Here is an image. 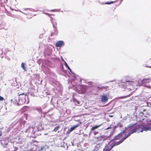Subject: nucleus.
<instances>
[{"mask_svg": "<svg viewBox=\"0 0 151 151\" xmlns=\"http://www.w3.org/2000/svg\"><path fill=\"white\" fill-rule=\"evenodd\" d=\"M134 125V124H130L128 126L127 128L126 127V130L123 131L122 132H121L120 134H119L117 136H115L114 139L116 140L119 139L120 138L121 136H123V135H124V137L123 138L118 142H114L110 145L106 146L105 148L104 149L103 151H110L114 146L119 145V144L122 143L131 134L135 132L137 130L135 129H134L132 130L131 132H129L127 135H126L124 134L126 132L127 129L131 128Z\"/></svg>", "mask_w": 151, "mask_h": 151, "instance_id": "1", "label": "nucleus"}, {"mask_svg": "<svg viewBox=\"0 0 151 151\" xmlns=\"http://www.w3.org/2000/svg\"><path fill=\"white\" fill-rule=\"evenodd\" d=\"M151 78L144 79L142 81V83H145V87L151 89V83L148 84V83H151Z\"/></svg>", "mask_w": 151, "mask_h": 151, "instance_id": "2", "label": "nucleus"}, {"mask_svg": "<svg viewBox=\"0 0 151 151\" xmlns=\"http://www.w3.org/2000/svg\"><path fill=\"white\" fill-rule=\"evenodd\" d=\"M138 129L139 130H140V132H142L144 131L146 132L147 131H151V127L144 126L141 124L139 126Z\"/></svg>", "mask_w": 151, "mask_h": 151, "instance_id": "3", "label": "nucleus"}, {"mask_svg": "<svg viewBox=\"0 0 151 151\" xmlns=\"http://www.w3.org/2000/svg\"><path fill=\"white\" fill-rule=\"evenodd\" d=\"M64 42L63 41L60 40L57 42L55 44V46L56 47H60L63 45Z\"/></svg>", "mask_w": 151, "mask_h": 151, "instance_id": "4", "label": "nucleus"}, {"mask_svg": "<svg viewBox=\"0 0 151 151\" xmlns=\"http://www.w3.org/2000/svg\"><path fill=\"white\" fill-rule=\"evenodd\" d=\"M101 101L102 102H105L108 99L106 95L104 94L101 96Z\"/></svg>", "mask_w": 151, "mask_h": 151, "instance_id": "5", "label": "nucleus"}, {"mask_svg": "<svg viewBox=\"0 0 151 151\" xmlns=\"http://www.w3.org/2000/svg\"><path fill=\"white\" fill-rule=\"evenodd\" d=\"M79 126V125L78 124L74 126L71 127L70 129L68 131V133H69L74 130L76 128H77Z\"/></svg>", "mask_w": 151, "mask_h": 151, "instance_id": "6", "label": "nucleus"}, {"mask_svg": "<svg viewBox=\"0 0 151 151\" xmlns=\"http://www.w3.org/2000/svg\"><path fill=\"white\" fill-rule=\"evenodd\" d=\"M100 146V144H97L94 147V151H97L99 149Z\"/></svg>", "mask_w": 151, "mask_h": 151, "instance_id": "7", "label": "nucleus"}, {"mask_svg": "<svg viewBox=\"0 0 151 151\" xmlns=\"http://www.w3.org/2000/svg\"><path fill=\"white\" fill-rule=\"evenodd\" d=\"M104 136H100L99 137L97 138V139H98V140L99 141H101L102 140H104Z\"/></svg>", "mask_w": 151, "mask_h": 151, "instance_id": "8", "label": "nucleus"}, {"mask_svg": "<svg viewBox=\"0 0 151 151\" xmlns=\"http://www.w3.org/2000/svg\"><path fill=\"white\" fill-rule=\"evenodd\" d=\"M100 125H96L93 127L91 129V131L94 130V129H97L99 127Z\"/></svg>", "mask_w": 151, "mask_h": 151, "instance_id": "9", "label": "nucleus"}, {"mask_svg": "<svg viewBox=\"0 0 151 151\" xmlns=\"http://www.w3.org/2000/svg\"><path fill=\"white\" fill-rule=\"evenodd\" d=\"M25 64L24 63H22L21 64V67L24 70V71H26V67L24 66Z\"/></svg>", "mask_w": 151, "mask_h": 151, "instance_id": "10", "label": "nucleus"}, {"mask_svg": "<svg viewBox=\"0 0 151 151\" xmlns=\"http://www.w3.org/2000/svg\"><path fill=\"white\" fill-rule=\"evenodd\" d=\"M65 65L66 66V67L68 68V69L70 70V71L71 72V69L68 66V64H67V63L65 61Z\"/></svg>", "mask_w": 151, "mask_h": 151, "instance_id": "11", "label": "nucleus"}, {"mask_svg": "<svg viewBox=\"0 0 151 151\" xmlns=\"http://www.w3.org/2000/svg\"><path fill=\"white\" fill-rule=\"evenodd\" d=\"M60 126H58L57 127H56L55 129L53 130V131L56 132L58 129L60 128Z\"/></svg>", "mask_w": 151, "mask_h": 151, "instance_id": "12", "label": "nucleus"}, {"mask_svg": "<svg viewBox=\"0 0 151 151\" xmlns=\"http://www.w3.org/2000/svg\"><path fill=\"white\" fill-rule=\"evenodd\" d=\"M4 142V140H1V143L2 144H4V145H7L8 143L7 142Z\"/></svg>", "mask_w": 151, "mask_h": 151, "instance_id": "13", "label": "nucleus"}, {"mask_svg": "<svg viewBox=\"0 0 151 151\" xmlns=\"http://www.w3.org/2000/svg\"><path fill=\"white\" fill-rule=\"evenodd\" d=\"M126 82H130V83H130V85L132 84V86L135 85V83H133L134 82H132V81L130 82V81H126Z\"/></svg>", "mask_w": 151, "mask_h": 151, "instance_id": "14", "label": "nucleus"}, {"mask_svg": "<svg viewBox=\"0 0 151 151\" xmlns=\"http://www.w3.org/2000/svg\"><path fill=\"white\" fill-rule=\"evenodd\" d=\"M113 3V1H111L110 2H106L105 3L106 4H111V3Z\"/></svg>", "mask_w": 151, "mask_h": 151, "instance_id": "15", "label": "nucleus"}, {"mask_svg": "<svg viewBox=\"0 0 151 151\" xmlns=\"http://www.w3.org/2000/svg\"><path fill=\"white\" fill-rule=\"evenodd\" d=\"M4 98L0 96V101L3 100H4Z\"/></svg>", "mask_w": 151, "mask_h": 151, "instance_id": "16", "label": "nucleus"}, {"mask_svg": "<svg viewBox=\"0 0 151 151\" xmlns=\"http://www.w3.org/2000/svg\"><path fill=\"white\" fill-rule=\"evenodd\" d=\"M50 11H52V12H56L57 10H56V9H53V10H51Z\"/></svg>", "mask_w": 151, "mask_h": 151, "instance_id": "17", "label": "nucleus"}, {"mask_svg": "<svg viewBox=\"0 0 151 151\" xmlns=\"http://www.w3.org/2000/svg\"><path fill=\"white\" fill-rule=\"evenodd\" d=\"M98 133V132H95L94 133V134L95 135H96Z\"/></svg>", "mask_w": 151, "mask_h": 151, "instance_id": "18", "label": "nucleus"}, {"mask_svg": "<svg viewBox=\"0 0 151 151\" xmlns=\"http://www.w3.org/2000/svg\"><path fill=\"white\" fill-rule=\"evenodd\" d=\"M24 95V94H23V93L22 94H20V95H19V97H18V98L19 99H19H20V96H21V95Z\"/></svg>", "mask_w": 151, "mask_h": 151, "instance_id": "19", "label": "nucleus"}, {"mask_svg": "<svg viewBox=\"0 0 151 151\" xmlns=\"http://www.w3.org/2000/svg\"><path fill=\"white\" fill-rule=\"evenodd\" d=\"M17 11H18V10H17ZM19 12H21L22 13H23V14H25V13H24V12H21L20 10H19Z\"/></svg>", "mask_w": 151, "mask_h": 151, "instance_id": "20", "label": "nucleus"}, {"mask_svg": "<svg viewBox=\"0 0 151 151\" xmlns=\"http://www.w3.org/2000/svg\"><path fill=\"white\" fill-rule=\"evenodd\" d=\"M61 59H62V61H63L65 63V61L63 60V59L62 58H61Z\"/></svg>", "mask_w": 151, "mask_h": 151, "instance_id": "21", "label": "nucleus"}, {"mask_svg": "<svg viewBox=\"0 0 151 151\" xmlns=\"http://www.w3.org/2000/svg\"><path fill=\"white\" fill-rule=\"evenodd\" d=\"M83 93V91H80V92H79V93Z\"/></svg>", "mask_w": 151, "mask_h": 151, "instance_id": "22", "label": "nucleus"}, {"mask_svg": "<svg viewBox=\"0 0 151 151\" xmlns=\"http://www.w3.org/2000/svg\"><path fill=\"white\" fill-rule=\"evenodd\" d=\"M10 101L12 103L13 102V99H12Z\"/></svg>", "mask_w": 151, "mask_h": 151, "instance_id": "23", "label": "nucleus"}, {"mask_svg": "<svg viewBox=\"0 0 151 151\" xmlns=\"http://www.w3.org/2000/svg\"><path fill=\"white\" fill-rule=\"evenodd\" d=\"M45 14H47V15H49V14H48V13H45Z\"/></svg>", "mask_w": 151, "mask_h": 151, "instance_id": "24", "label": "nucleus"}, {"mask_svg": "<svg viewBox=\"0 0 151 151\" xmlns=\"http://www.w3.org/2000/svg\"><path fill=\"white\" fill-rule=\"evenodd\" d=\"M24 9V10H28V9Z\"/></svg>", "mask_w": 151, "mask_h": 151, "instance_id": "25", "label": "nucleus"}, {"mask_svg": "<svg viewBox=\"0 0 151 151\" xmlns=\"http://www.w3.org/2000/svg\"><path fill=\"white\" fill-rule=\"evenodd\" d=\"M24 97H26V96L25 95H24Z\"/></svg>", "mask_w": 151, "mask_h": 151, "instance_id": "26", "label": "nucleus"}, {"mask_svg": "<svg viewBox=\"0 0 151 151\" xmlns=\"http://www.w3.org/2000/svg\"><path fill=\"white\" fill-rule=\"evenodd\" d=\"M110 128V127H109V128H108L107 129H109V128Z\"/></svg>", "mask_w": 151, "mask_h": 151, "instance_id": "27", "label": "nucleus"}, {"mask_svg": "<svg viewBox=\"0 0 151 151\" xmlns=\"http://www.w3.org/2000/svg\"><path fill=\"white\" fill-rule=\"evenodd\" d=\"M109 116L110 117H112V116Z\"/></svg>", "mask_w": 151, "mask_h": 151, "instance_id": "28", "label": "nucleus"}, {"mask_svg": "<svg viewBox=\"0 0 151 151\" xmlns=\"http://www.w3.org/2000/svg\"><path fill=\"white\" fill-rule=\"evenodd\" d=\"M137 83V81H136V83Z\"/></svg>", "mask_w": 151, "mask_h": 151, "instance_id": "29", "label": "nucleus"}, {"mask_svg": "<svg viewBox=\"0 0 151 151\" xmlns=\"http://www.w3.org/2000/svg\"><path fill=\"white\" fill-rule=\"evenodd\" d=\"M47 134H45V135H47Z\"/></svg>", "mask_w": 151, "mask_h": 151, "instance_id": "30", "label": "nucleus"}, {"mask_svg": "<svg viewBox=\"0 0 151 151\" xmlns=\"http://www.w3.org/2000/svg\"><path fill=\"white\" fill-rule=\"evenodd\" d=\"M150 67V68H151V67Z\"/></svg>", "mask_w": 151, "mask_h": 151, "instance_id": "31", "label": "nucleus"}]
</instances>
